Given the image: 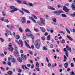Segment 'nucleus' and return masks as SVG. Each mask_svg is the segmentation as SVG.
Instances as JSON below:
<instances>
[{
    "label": "nucleus",
    "mask_w": 75,
    "mask_h": 75,
    "mask_svg": "<svg viewBox=\"0 0 75 75\" xmlns=\"http://www.w3.org/2000/svg\"><path fill=\"white\" fill-rule=\"evenodd\" d=\"M41 45V41L40 40L38 39L36 40L35 42V45L36 48L39 49L40 47V45Z\"/></svg>",
    "instance_id": "1"
},
{
    "label": "nucleus",
    "mask_w": 75,
    "mask_h": 75,
    "mask_svg": "<svg viewBox=\"0 0 75 75\" xmlns=\"http://www.w3.org/2000/svg\"><path fill=\"white\" fill-rule=\"evenodd\" d=\"M40 21H38V24L40 26H43L45 25V20L42 18H40Z\"/></svg>",
    "instance_id": "2"
},
{
    "label": "nucleus",
    "mask_w": 75,
    "mask_h": 75,
    "mask_svg": "<svg viewBox=\"0 0 75 75\" xmlns=\"http://www.w3.org/2000/svg\"><path fill=\"white\" fill-rule=\"evenodd\" d=\"M12 43H9L8 46L9 47H8V49L10 51H11V52H12V51H13V50H14V49L12 47V46H11Z\"/></svg>",
    "instance_id": "3"
},
{
    "label": "nucleus",
    "mask_w": 75,
    "mask_h": 75,
    "mask_svg": "<svg viewBox=\"0 0 75 75\" xmlns=\"http://www.w3.org/2000/svg\"><path fill=\"white\" fill-rule=\"evenodd\" d=\"M13 53L14 55H15V56L16 57H19V53L18 51H17V50H16L15 51H13Z\"/></svg>",
    "instance_id": "4"
},
{
    "label": "nucleus",
    "mask_w": 75,
    "mask_h": 75,
    "mask_svg": "<svg viewBox=\"0 0 75 75\" xmlns=\"http://www.w3.org/2000/svg\"><path fill=\"white\" fill-rule=\"evenodd\" d=\"M21 21L23 24H25L26 22V18L25 17H23L22 18Z\"/></svg>",
    "instance_id": "5"
},
{
    "label": "nucleus",
    "mask_w": 75,
    "mask_h": 75,
    "mask_svg": "<svg viewBox=\"0 0 75 75\" xmlns=\"http://www.w3.org/2000/svg\"><path fill=\"white\" fill-rule=\"evenodd\" d=\"M29 18L30 20H32V21L35 23H37L36 21H35V19H34L32 16H29Z\"/></svg>",
    "instance_id": "6"
},
{
    "label": "nucleus",
    "mask_w": 75,
    "mask_h": 75,
    "mask_svg": "<svg viewBox=\"0 0 75 75\" xmlns=\"http://www.w3.org/2000/svg\"><path fill=\"white\" fill-rule=\"evenodd\" d=\"M63 51L64 52H65V53L67 57H68V51L67 50V49H66V48H64Z\"/></svg>",
    "instance_id": "7"
},
{
    "label": "nucleus",
    "mask_w": 75,
    "mask_h": 75,
    "mask_svg": "<svg viewBox=\"0 0 75 75\" xmlns=\"http://www.w3.org/2000/svg\"><path fill=\"white\" fill-rule=\"evenodd\" d=\"M63 10H64L65 12H68L69 11V9H68L65 6H64L63 7Z\"/></svg>",
    "instance_id": "8"
},
{
    "label": "nucleus",
    "mask_w": 75,
    "mask_h": 75,
    "mask_svg": "<svg viewBox=\"0 0 75 75\" xmlns=\"http://www.w3.org/2000/svg\"><path fill=\"white\" fill-rule=\"evenodd\" d=\"M25 43L27 48H29L30 49H31V47H30V46L28 44V43H27V41H25Z\"/></svg>",
    "instance_id": "9"
},
{
    "label": "nucleus",
    "mask_w": 75,
    "mask_h": 75,
    "mask_svg": "<svg viewBox=\"0 0 75 75\" xmlns=\"http://www.w3.org/2000/svg\"><path fill=\"white\" fill-rule=\"evenodd\" d=\"M6 32L8 35H12V34H11V33L10 31L7 30H6Z\"/></svg>",
    "instance_id": "10"
},
{
    "label": "nucleus",
    "mask_w": 75,
    "mask_h": 75,
    "mask_svg": "<svg viewBox=\"0 0 75 75\" xmlns=\"http://www.w3.org/2000/svg\"><path fill=\"white\" fill-rule=\"evenodd\" d=\"M71 8L74 11H75V6L74 5V3H73L71 5Z\"/></svg>",
    "instance_id": "11"
},
{
    "label": "nucleus",
    "mask_w": 75,
    "mask_h": 75,
    "mask_svg": "<svg viewBox=\"0 0 75 75\" xmlns=\"http://www.w3.org/2000/svg\"><path fill=\"white\" fill-rule=\"evenodd\" d=\"M7 27L8 28H9L10 29H11L12 28H14V25H7Z\"/></svg>",
    "instance_id": "12"
},
{
    "label": "nucleus",
    "mask_w": 75,
    "mask_h": 75,
    "mask_svg": "<svg viewBox=\"0 0 75 75\" xmlns=\"http://www.w3.org/2000/svg\"><path fill=\"white\" fill-rule=\"evenodd\" d=\"M22 67L23 68V69H25V68L26 69H28V70H29V68L25 66V65H22Z\"/></svg>",
    "instance_id": "13"
},
{
    "label": "nucleus",
    "mask_w": 75,
    "mask_h": 75,
    "mask_svg": "<svg viewBox=\"0 0 75 75\" xmlns=\"http://www.w3.org/2000/svg\"><path fill=\"white\" fill-rule=\"evenodd\" d=\"M48 8H49V9H50V10H55V8L51 6H49L48 7Z\"/></svg>",
    "instance_id": "14"
},
{
    "label": "nucleus",
    "mask_w": 75,
    "mask_h": 75,
    "mask_svg": "<svg viewBox=\"0 0 75 75\" xmlns=\"http://www.w3.org/2000/svg\"><path fill=\"white\" fill-rule=\"evenodd\" d=\"M19 42L21 45V47H23V41H22V40H19Z\"/></svg>",
    "instance_id": "15"
},
{
    "label": "nucleus",
    "mask_w": 75,
    "mask_h": 75,
    "mask_svg": "<svg viewBox=\"0 0 75 75\" xmlns=\"http://www.w3.org/2000/svg\"><path fill=\"white\" fill-rule=\"evenodd\" d=\"M22 10H23V11H24L25 12H26V13H30V12L26 9L22 8Z\"/></svg>",
    "instance_id": "16"
},
{
    "label": "nucleus",
    "mask_w": 75,
    "mask_h": 75,
    "mask_svg": "<svg viewBox=\"0 0 75 75\" xmlns=\"http://www.w3.org/2000/svg\"><path fill=\"white\" fill-rule=\"evenodd\" d=\"M64 67L65 68L67 69L68 67V62H67L66 63H65L64 64Z\"/></svg>",
    "instance_id": "17"
},
{
    "label": "nucleus",
    "mask_w": 75,
    "mask_h": 75,
    "mask_svg": "<svg viewBox=\"0 0 75 75\" xmlns=\"http://www.w3.org/2000/svg\"><path fill=\"white\" fill-rule=\"evenodd\" d=\"M17 10H18L17 8H15L14 9H13L12 10L10 11V12H11V13H14L15 11H17Z\"/></svg>",
    "instance_id": "18"
},
{
    "label": "nucleus",
    "mask_w": 75,
    "mask_h": 75,
    "mask_svg": "<svg viewBox=\"0 0 75 75\" xmlns=\"http://www.w3.org/2000/svg\"><path fill=\"white\" fill-rule=\"evenodd\" d=\"M17 59L18 62H22V59L21 57H18V58Z\"/></svg>",
    "instance_id": "19"
},
{
    "label": "nucleus",
    "mask_w": 75,
    "mask_h": 75,
    "mask_svg": "<svg viewBox=\"0 0 75 75\" xmlns=\"http://www.w3.org/2000/svg\"><path fill=\"white\" fill-rule=\"evenodd\" d=\"M53 13L54 14H56V15H58V14H59V11H54Z\"/></svg>",
    "instance_id": "20"
},
{
    "label": "nucleus",
    "mask_w": 75,
    "mask_h": 75,
    "mask_svg": "<svg viewBox=\"0 0 75 75\" xmlns=\"http://www.w3.org/2000/svg\"><path fill=\"white\" fill-rule=\"evenodd\" d=\"M65 29L66 30V31H67V33H68V34H71V32H70V30L68 28H65Z\"/></svg>",
    "instance_id": "21"
},
{
    "label": "nucleus",
    "mask_w": 75,
    "mask_h": 75,
    "mask_svg": "<svg viewBox=\"0 0 75 75\" xmlns=\"http://www.w3.org/2000/svg\"><path fill=\"white\" fill-rule=\"evenodd\" d=\"M40 29L42 32H45V30L43 27H41Z\"/></svg>",
    "instance_id": "22"
},
{
    "label": "nucleus",
    "mask_w": 75,
    "mask_h": 75,
    "mask_svg": "<svg viewBox=\"0 0 75 75\" xmlns=\"http://www.w3.org/2000/svg\"><path fill=\"white\" fill-rule=\"evenodd\" d=\"M67 36L68 38L69 39V40H70V41H72L73 40L72 38H71V37L67 35Z\"/></svg>",
    "instance_id": "23"
},
{
    "label": "nucleus",
    "mask_w": 75,
    "mask_h": 75,
    "mask_svg": "<svg viewBox=\"0 0 75 75\" xmlns=\"http://www.w3.org/2000/svg\"><path fill=\"white\" fill-rule=\"evenodd\" d=\"M32 17H34V18H35V19L36 20H37V16H35V15L34 14H32Z\"/></svg>",
    "instance_id": "24"
},
{
    "label": "nucleus",
    "mask_w": 75,
    "mask_h": 75,
    "mask_svg": "<svg viewBox=\"0 0 75 75\" xmlns=\"http://www.w3.org/2000/svg\"><path fill=\"white\" fill-rule=\"evenodd\" d=\"M62 16L63 17H65V18H67V16L64 13H62Z\"/></svg>",
    "instance_id": "25"
},
{
    "label": "nucleus",
    "mask_w": 75,
    "mask_h": 75,
    "mask_svg": "<svg viewBox=\"0 0 75 75\" xmlns=\"http://www.w3.org/2000/svg\"><path fill=\"white\" fill-rule=\"evenodd\" d=\"M52 20L54 23H56L57 22V19L55 18H52Z\"/></svg>",
    "instance_id": "26"
},
{
    "label": "nucleus",
    "mask_w": 75,
    "mask_h": 75,
    "mask_svg": "<svg viewBox=\"0 0 75 75\" xmlns=\"http://www.w3.org/2000/svg\"><path fill=\"white\" fill-rule=\"evenodd\" d=\"M25 31L26 32H28H28H29V33H31V30H30V29H29L28 28H27L25 30Z\"/></svg>",
    "instance_id": "27"
},
{
    "label": "nucleus",
    "mask_w": 75,
    "mask_h": 75,
    "mask_svg": "<svg viewBox=\"0 0 75 75\" xmlns=\"http://www.w3.org/2000/svg\"><path fill=\"white\" fill-rule=\"evenodd\" d=\"M11 61L12 62H16V59L14 58H12L11 59Z\"/></svg>",
    "instance_id": "28"
},
{
    "label": "nucleus",
    "mask_w": 75,
    "mask_h": 75,
    "mask_svg": "<svg viewBox=\"0 0 75 75\" xmlns=\"http://www.w3.org/2000/svg\"><path fill=\"white\" fill-rule=\"evenodd\" d=\"M59 33H62V34H65V33L64 32V31L62 30L59 31Z\"/></svg>",
    "instance_id": "29"
},
{
    "label": "nucleus",
    "mask_w": 75,
    "mask_h": 75,
    "mask_svg": "<svg viewBox=\"0 0 75 75\" xmlns=\"http://www.w3.org/2000/svg\"><path fill=\"white\" fill-rule=\"evenodd\" d=\"M70 16H72L73 17H75V12L73 14H70Z\"/></svg>",
    "instance_id": "30"
},
{
    "label": "nucleus",
    "mask_w": 75,
    "mask_h": 75,
    "mask_svg": "<svg viewBox=\"0 0 75 75\" xmlns=\"http://www.w3.org/2000/svg\"><path fill=\"white\" fill-rule=\"evenodd\" d=\"M36 66L37 68H39L40 65H39V64L38 63V62H36Z\"/></svg>",
    "instance_id": "31"
},
{
    "label": "nucleus",
    "mask_w": 75,
    "mask_h": 75,
    "mask_svg": "<svg viewBox=\"0 0 75 75\" xmlns=\"http://www.w3.org/2000/svg\"><path fill=\"white\" fill-rule=\"evenodd\" d=\"M10 8H11V9H14V8H16V7H15V6H10Z\"/></svg>",
    "instance_id": "32"
},
{
    "label": "nucleus",
    "mask_w": 75,
    "mask_h": 75,
    "mask_svg": "<svg viewBox=\"0 0 75 75\" xmlns=\"http://www.w3.org/2000/svg\"><path fill=\"white\" fill-rule=\"evenodd\" d=\"M17 71H18V72L20 73V72H21L22 70H21L20 69H17Z\"/></svg>",
    "instance_id": "33"
},
{
    "label": "nucleus",
    "mask_w": 75,
    "mask_h": 75,
    "mask_svg": "<svg viewBox=\"0 0 75 75\" xmlns=\"http://www.w3.org/2000/svg\"><path fill=\"white\" fill-rule=\"evenodd\" d=\"M8 74L9 75H12V74H13V72L11 71H10L8 72Z\"/></svg>",
    "instance_id": "34"
},
{
    "label": "nucleus",
    "mask_w": 75,
    "mask_h": 75,
    "mask_svg": "<svg viewBox=\"0 0 75 75\" xmlns=\"http://www.w3.org/2000/svg\"><path fill=\"white\" fill-rule=\"evenodd\" d=\"M16 38L17 40H18V39H19V38H20V36H19V35H17L16 36Z\"/></svg>",
    "instance_id": "35"
},
{
    "label": "nucleus",
    "mask_w": 75,
    "mask_h": 75,
    "mask_svg": "<svg viewBox=\"0 0 75 75\" xmlns=\"http://www.w3.org/2000/svg\"><path fill=\"white\" fill-rule=\"evenodd\" d=\"M4 22H5L6 23H9V21H8V19H5L4 20Z\"/></svg>",
    "instance_id": "36"
},
{
    "label": "nucleus",
    "mask_w": 75,
    "mask_h": 75,
    "mask_svg": "<svg viewBox=\"0 0 75 75\" xmlns=\"http://www.w3.org/2000/svg\"><path fill=\"white\" fill-rule=\"evenodd\" d=\"M50 35H48L47 36V40H48V41H50Z\"/></svg>",
    "instance_id": "37"
},
{
    "label": "nucleus",
    "mask_w": 75,
    "mask_h": 75,
    "mask_svg": "<svg viewBox=\"0 0 75 75\" xmlns=\"http://www.w3.org/2000/svg\"><path fill=\"white\" fill-rule=\"evenodd\" d=\"M34 30L36 32H39V30L38 29H35L34 28Z\"/></svg>",
    "instance_id": "38"
},
{
    "label": "nucleus",
    "mask_w": 75,
    "mask_h": 75,
    "mask_svg": "<svg viewBox=\"0 0 75 75\" xmlns=\"http://www.w3.org/2000/svg\"><path fill=\"white\" fill-rule=\"evenodd\" d=\"M26 35L27 37H30V36H31V35H32V34H27Z\"/></svg>",
    "instance_id": "39"
},
{
    "label": "nucleus",
    "mask_w": 75,
    "mask_h": 75,
    "mask_svg": "<svg viewBox=\"0 0 75 75\" xmlns=\"http://www.w3.org/2000/svg\"><path fill=\"white\" fill-rule=\"evenodd\" d=\"M35 68L36 70H37L38 71H40V69L39 68V67H36Z\"/></svg>",
    "instance_id": "40"
},
{
    "label": "nucleus",
    "mask_w": 75,
    "mask_h": 75,
    "mask_svg": "<svg viewBox=\"0 0 75 75\" xmlns=\"http://www.w3.org/2000/svg\"><path fill=\"white\" fill-rule=\"evenodd\" d=\"M65 42L64 39H63L62 41L61 42V43H62V44H65Z\"/></svg>",
    "instance_id": "41"
},
{
    "label": "nucleus",
    "mask_w": 75,
    "mask_h": 75,
    "mask_svg": "<svg viewBox=\"0 0 75 75\" xmlns=\"http://www.w3.org/2000/svg\"><path fill=\"white\" fill-rule=\"evenodd\" d=\"M19 30L20 32H21V33H23V29H22L21 28H19Z\"/></svg>",
    "instance_id": "42"
},
{
    "label": "nucleus",
    "mask_w": 75,
    "mask_h": 75,
    "mask_svg": "<svg viewBox=\"0 0 75 75\" xmlns=\"http://www.w3.org/2000/svg\"><path fill=\"white\" fill-rule=\"evenodd\" d=\"M19 12L22 13V15H23V14H24V12L23 11L20 10H19Z\"/></svg>",
    "instance_id": "43"
},
{
    "label": "nucleus",
    "mask_w": 75,
    "mask_h": 75,
    "mask_svg": "<svg viewBox=\"0 0 75 75\" xmlns=\"http://www.w3.org/2000/svg\"><path fill=\"white\" fill-rule=\"evenodd\" d=\"M30 37H31V38H32V39L33 43L34 42V36L32 35H31V36H30Z\"/></svg>",
    "instance_id": "44"
},
{
    "label": "nucleus",
    "mask_w": 75,
    "mask_h": 75,
    "mask_svg": "<svg viewBox=\"0 0 75 75\" xmlns=\"http://www.w3.org/2000/svg\"><path fill=\"white\" fill-rule=\"evenodd\" d=\"M71 67L72 68L74 67V63H71Z\"/></svg>",
    "instance_id": "45"
},
{
    "label": "nucleus",
    "mask_w": 75,
    "mask_h": 75,
    "mask_svg": "<svg viewBox=\"0 0 75 75\" xmlns=\"http://www.w3.org/2000/svg\"><path fill=\"white\" fill-rule=\"evenodd\" d=\"M1 69L2 71H5V69H4L3 67H1Z\"/></svg>",
    "instance_id": "46"
},
{
    "label": "nucleus",
    "mask_w": 75,
    "mask_h": 75,
    "mask_svg": "<svg viewBox=\"0 0 75 75\" xmlns=\"http://www.w3.org/2000/svg\"><path fill=\"white\" fill-rule=\"evenodd\" d=\"M66 48L68 51H69V46L68 45H67L66 46Z\"/></svg>",
    "instance_id": "47"
},
{
    "label": "nucleus",
    "mask_w": 75,
    "mask_h": 75,
    "mask_svg": "<svg viewBox=\"0 0 75 75\" xmlns=\"http://www.w3.org/2000/svg\"><path fill=\"white\" fill-rule=\"evenodd\" d=\"M50 47L51 48H54V45L53 44H51Z\"/></svg>",
    "instance_id": "48"
},
{
    "label": "nucleus",
    "mask_w": 75,
    "mask_h": 75,
    "mask_svg": "<svg viewBox=\"0 0 75 75\" xmlns=\"http://www.w3.org/2000/svg\"><path fill=\"white\" fill-rule=\"evenodd\" d=\"M11 62H8V65H9V66H10V67H11Z\"/></svg>",
    "instance_id": "49"
},
{
    "label": "nucleus",
    "mask_w": 75,
    "mask_h": 75,
    "mask_svg": "<svg viewBox=\"0 0 75 75\" xmlns=\"http://www.w3.org/2000/svg\"><path fill=\"white\" fill-rule=\"evenodd\" d=\"M26 56L24 55V56H23V59H24L25 60H26V59H27Z\"/></svg>",
    "instance_id": "50"
},
{
    "label": "nucleus",
    "mask_w": 75,
    "mask_h": 75,
    "mask_svg": "<svg viewBox=\"0 0 75 75\" xmlns=\"http://www.w3.org/2000/svg\"><path fill=\"white\" fill-rule=\"evenodd\" d=\"M29 54H30L31 55H33V52L31 50L29 51Z\"/></svg>",
    "instance_id": "51"
},
{
    "label": "nucleus",
    "mask_w": 75,
    "mask_h": 75,
    "mask_svg": "<svg viewBox=\"0 0 75 75\" xmlns=\"http://www.w3.org/2000/svg\"><path fill=\"white\" fill-rule=\"evenodd\" d=\"M43 49H44V50H46V51H47V50H48L47 48L46 47H45V46L43 47Z\"/></svg>",
    "instance_id": "52"
},
{
    "label": "nucleus",
    "mask_w": 75,
    "mask_h": 75,
    "mask_svg": "<svg viewBox=\"0 0 75 75\" xmlns=\"http://www.w3.org/2000/svg\"><path fill=\"white\" fill-rule=\"evenodd\" d=\"M59 14H60V13H64L63 11H62L61 10L59 11Z\"/></svg>",
    "instance_id": "53"
},
{
    "label": "nucleus",
    "mask_w": 75,
    "mask_h": 75,
    "mask_svg": "<svg viewBox=\"0 0 75 75\" xmlns=\"http://www.w3.org/2000/svg\"><path fill=\"white\" fill-rule=\"evenodd\" d=\"M16 1L18 3H21V1L20 0H16Z\"/></svg>",
    "instance_id": "54"
},
{
    "label": "nucleus",
    "mask_w": 75,
    "mask_h": 75,
    "mask_svg": "<svg viewBox=\"0 0 75 75\" xmlns=\"http://www.w3.org/2000/svg\"><path fill=\"white\" fill-rule=\"evenodd\" d=\"M28 4L30 6H33V4L31 3H28Z\"/></svg>",
    "instance_id": "55"
},
{
    "label": "nucleus",
    "mask_w": 75,
    "mask_h": 75,
    "mask_svg": "<svg viewBox=\"0 0 75 75\" xmlns=\"http://www.w3.org/2000/svg\"><path fill=\"white\" fill-rule=\"evenodd\" d=\"M46 61L48 63H49L50 62V61H49V60H48V57H46Z\"/></svg>",
    "instance_id": "56"
},
{
    "label": "nucleus",
    "mask_w": 75,
    "mask_h": 75,
    "mask_svg": "<svg viewBox=\"0 0 75 75\" xmlns=\"http://www.w3.org/2000/svg\"><path fill=\"white\" fill-rule=\"evenodd\" d=\"M48 67H50L51 66V64L50 63H49L47 65Z\"/></svg>",
    "instance_id": "57"
},
{
    "label": "nucleus",
    "mask_w": 75,
    "mask_h": 75,
    "mask_svg": "<svg viewBox=\"0 0 75 75\" xmlns=\"http://www.w3.org/2000/svg\"><path fill=\"white\" fill-rule=\"evenodd\" d=\"M44 16L45 17H46V18H48V17H49V16H48V15H45Z\"/></svg>",
    "instance_id": "58"
},
{
    "label": "nucleus",
    "mask_w": 75,
    "mask_h": 75,
    "mask_svg": "<svg viewBox=\"0 0 75 75\" xmlns=\"http://www.w3.org/2000/svg\"><path fill=\"white\" fill-rule=\"evenodd\" d=\"M67 71L68 72H69V71H71V69H70L69 68H67Z\"/></svg>",
    "instance_id": "59"
},
{
    "label": "nucleus",
    "mask_w": 75,
    "mask_h": 75,
    "mask_svg": "<svg viewBox=\"0 0 75 75\" xmlns=\"http://www.w3.org/2000/svg\"><path fill=\"white\" fill-rule=\"evenodd\" d=\"M24 52H23V50H20V53L21 54H23Z\"/></svg>",
    "instance_id": "60"
},
{
    "label": "nucleus",
    "mask_w": 75,
    "mask_h": 75,
    "mask_svg": "<svg viewBox=\"0 0 75 75\" xmlns=\"http://www.w3.org/2000/svg\"><path fill=\"white\" fill-rule=\"evenodd\" d=\"M55 39L56 40H58V37L57 36H55Z\"/></svg>",
    "instance_id": "61"
},
{
    "label": "nucleus",
    "mask_w": 75,
    "mask_h": 75,
    "mask_svg": "<svg viewBox=\"0 0 75 75\" xmlns=\"http://www.w3.org/2000/svg\"><path fill=\"white\" fill-rule=\"evenodd\" d=\"M0 39L1 41H2V42H4V39L3 38H1Z\"/></svg>",
    "instance_id": "62"
},
{
    "label": "nucleus",
    "mask_w": 75,
    "mask_h": 75,
    "mask_svg": "<svg viewBox=\"0 0 75 75\" xmlns=\"http://www.w3.org/2000/svg\"><path fill=\"white\" fill-rule=\"evenodd\" d=\"M41 38L42 39V40H43L44 41V40H45V37H44V36L42 37Z\"/></svg>",
    "instance_id": "63"
},
{
    "label": "nucleus",
    "mask_w": 75,
    "mask_h": 75,
    "mask_svg": "<svg viewBox=\"0 0 75 75\" xmlns=\"http://www.w3.org/2000/svg\"><path fill=\"white\" fill-rule=\"evenodd\" d=\"M70 75H74V71H71V73H70Z\"/></svg>",
    "instance_id": "64"
}]
</instances>
